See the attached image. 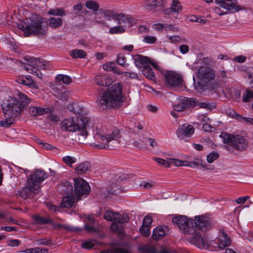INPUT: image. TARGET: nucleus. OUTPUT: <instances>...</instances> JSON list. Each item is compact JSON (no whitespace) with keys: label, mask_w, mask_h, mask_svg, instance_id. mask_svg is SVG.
<instances>
[{"label":"nucleus","mask_w":253,"mask_h":253,"mask_svg":"<svg viewBox=\"0 0 253 253\" xmlns=\"http://www.w3.org/2000/svg\"><path fill=\"white\" fill-rule=\"evenodd\" d=\"M122 87L120 84H116L106 91L100 94L97 103L102 109L109 107H120L123 101Z\"/></svg>","instance_id":"1"},{"label":"nucleus","mask_w":253,"mask_h":253,"mask_svg":"<svg viewBox=\"0 0 253 253\" xmlns=\"http://www.w3.org/2000/svg\"><path fill=\"white\" fill-rule=\"evenodd\" d=\"M198 63L202 65L196 73L198 81L194 84V85L197 91L202 92L209 87V83L214 79L215 73L213 69L209 66L208 58L200 59Z\"/></svg>","instance_id":"2"},{"label":"nucleus","mask_w":253,"mask_h":253,"mask_svg":"<svg viewBox=\"0 0 253 253\" xmlns=\"http://www.w3.org/2000/svg\"><path fill=\"white\" fill-rule=\"evenodd\" d=\"M2 109L5 119L0 121V126L6 127L13 123L23 109L18 99L13 96H10L3 101Z\"/></svg>","instance_id":"3"},{"label":"nucleus","mask_w":253,"mask_h":253,"mask_svg":"<svg viewBox=\"0 0 253 253\" xmlns=\"http://www.w3.org/2000/svg\"><path fill=\"white\" fill-rule=\"evenodd\" d=\"M18 27L24 32L26 37L31 35L44 36L48 30L47 23L43 18L35 17L27 18L25 21L20 22Z\"/></svg>","instance_id":"4"},{"label":"nucleus","mask_w":253,"mask_h":253,"mask_svg":"<svg viewBox=\"0 0 253 253\" xmlns=\"http://www.w3.org/2000/svg\"><path fill=\"white\" fill-rule=\"evenodd\" d=\"M94 138L97 143H92L90 146L96 149H111L109 143L113 140H117L120 138V130L114 128L108 131L106 128L96 127L94 130Z\"/></svg>","instance_id":"5"},{"label":"nucleus","mask_w":253,"mask_h":253,"mask_svg":"<svg viewBox=\"0 0 253 253\" xmlns=\"http://www.w3.org/2000/svg\"><path fill=\"white\" fill-rule=\"evenodd\" d=\"M89 122L90 120L86 116L79 117L76 121L71 118L65 119L61 123V128L68 131H77L78 134L86 137L87 128L90 127Z\"/></svg>","instance_id":"6"},{"label":"nucleus","mask_w":253,"mask_h":253,"mask_svg":"<svg viewBox=\"0 0 253 253\" xmlns=\"http://www.w3.org/2000/svg\"><path fill=\"white\" fill-rule=\"evenodd\" d=\"M46 177L47 174L44 170L37 169L28 178L26 186L19 191L20 195L26 198L30 195V193H38L40 190L41 183Z\"/></svg>","instance_id":"7"},{"label":"nucleus","mask_w":253,"mask_h":253,"mask_svg":"<svg viewBox=\"0 0 253 253\" xmlns=\"http://www.w3.org/2000/svg\"><path fill=\"white\" fill-rule=\"evenodd\" d=\"M104 218L113 222L110 226V229L115 233H122L123 231L122 224L127 223L129 220V217L126 213L121 214L118 212H115L112 210H107L104 215Z\"/></svg>","instance_id":"8"},{"label":"nucleus","mask_w":253,"mask_h":253,"mask_svg":"<svg viewBox=\"0 0 253 253\" xmlns=\"http://www.w3.org/2000/svg\"><path fill=\"white\" fill-rule=\"evenodd\" d=\"M220 137L222 139L224 143L231 145L238 151H244L248 147V141L242 136L223 132L220 135Z\"/></svg>","instance_id":"9"},{"label":"nucleus","mask_w":253,"mask_h":253,"mask_svg":"<svg viewBox=\"0 0 253 253\" xmlns=\"http://www.w3.org/2000/svg\"><path fill=\"white\" fill-rule=\"evenodd\" d=\"M215 3L226 10V12H221L219 7H215L214 9V12L219 16H222L229 12L235 13L244 9L238 4L237 0H215Z\"/></svg>","instance_id":"10"},{"label":"nucleus","mask_w":253,"mask_h":253,"mask_svg":"<svg viewBox=\"0 0 253 253\" xmlns=\"http://www.w3.org/2000/svg\"><path fill=\"white\" fill-rule=\"evenodd\" d=\"M172 222L177 226L180 232L184 234L192 232L194 227V220L188 219L186 216L179 215L172 218Z\"/></svg>","instance_id":"11"},{"label":"nucleus","mask_w":253,"mask_h":253,"mask_svg":"<svg viewBox=\"0 0 253 253\" xmlns=\"http://www.w3.org/2000/svg\"><path fill=\"white\" fill-rule=\"evenodd\" d=\"M172 222L177 226L180 232L184 234L192 232L194 227V220L188 219L186 216L179 215L172 218Z\"/></svg>","instance_id":"12"},{"label":"nucleus","mask_w":253,"mask_h":253,"mask_svg":"<svg viewBox=\"0 0 253 253\" xmlns=\"http://www.w3.org/2000/svg\"><path fill=\"white\" fill-rule=\"evenodd\" d=\"M48 66L47 63L40 59H34L30 63L25 64L24 68L30 73L36 75L39 78H42V74L40 71L41 69H46Z\"/></svg>","instance_id":"13"},{"label":"nucleus","mask_w":253,"mask_h":253,"mask_svg":"<svg viewBox=\"0 0 253 253\" xmlns=\"http://www.w3.org/2000/svg\"><path fill=\"white\" fill-rule=\"evenodd\" d=\"M186 235H188L187 239L189 243L197 246L200 249H205L209 246L208 243L205 240L199 233L198 230L193 227L192 232H188Z\"/></svg>","instance_id":"14"},{"label":"nucleus","mask_w":253,"mask_h":253,"mask_svg":"<svg viewBox=\"0 0 253 253\" xmlns=\"http://www.w3.org/2000/svg\"><path fill=\"white\" fill-rule=\"evenodd\" d=\"M90 192V187L88 183L81 178L75 179V193L77 201L80 199L81 196H87Z\"/></svg>","instance_id":"15"},{"label":"nucleus","mask_w":253,"mask_h":253,"mask_svg":"<svg viewBox=\"0 0 253 253\" xmlns=\"http://www.w3.org/2000/svg\"><path fill=\"white\" fill-rule=\"evenodd\" d=\"M165 81L169 86L175 87L182 84V76L173 71H168L165 74Z\"/></svg>","instance_id":"16"},{"label":"nucleus","mask_w":253,"mask_h":253,"mask_svg":"<svg viewBox=\"0 0 253 253\" xmlns=\"http://www.w3.org/2000/svg\"><path fill=\"white\" fill-rule=\"evenodd\" d=\"M197 105V102L191 98H184L181 99L180 102L176 105H173V109L177 112H181L185 109L194 107Z\"/></svg>","instance_id":"17"},{"label":"nucleus","mask_w":253,"mask_h":253,"mask_svg":"<svg viewBox=\"0 0 253 253\" xmlns=\"http://www.w3.org/2000/svg\"><path fill=\"white\" fill-rule=\"evenodd\" d=\"M195 129L192 125H182L178 127L177 135L181 139L190 137L194 132Z\"/></svg>","instance_id":"18"},{"label":"nucleus","mask_w":253,"mask_h":253,"mask_svg":"<svg viewBox=\"0 0 253 253\" xmlns=\"http://www.w3.org/2000/svg\"><path fill=\"white\" fill-rule=\"evenodd\" d=\"M148 11L157 12L163 8L164 0H143Z\"/></svg>","instance_id":"19"},{"label":"nucleus","mask_w":253,"mask_h":253,"mask_svg":"<svg viewBox=\"0 0 253 253\" xmlns=\"http://www.w3.org/2000/svg\"><path fill=\"white\" fill-rule=\"evenodd\" d=\"M29 113L31 116H42L51 112V109L48 107H41L32 105L29 108Z\"/></svg>","instance_id":"20"},{"label":"nucleus","mask_w":253,"mask_h":253,"mask_svg":"<svg viewBox=\"0 0 253 253\" xmlns=\"http://www.w3.org/2000/svg\"><path fill=\"white\" fill-rule=\"evenodd\" d=\"M209 226L207 218L203 216H196L194 220V227L197 230H206Z\"/></svg>","instance_id":"21"},{"label":"nucleus","mask_w":253,"mask_h":253,"mask_svg":"<svg viewBox=\"0 0 253 253\" xmlns=\"http://www.w3.org/2000/svg\"><path fill=\"white\" fill-rule=\"evenodd\" d=\"M216 242L218 247L221 250L229 246L231 243L230 237L224 232L220 233Z\"/></svg>","instance_id":"22"},{"label":"nucleus","mask_w":253,"mask_h":253,"mask_svg":"<svg viewBox=\"0 0 253 253\" xmlns=\"http://www.w3.org/2000/svg\"><path fill=\"white\" fill-rule=\"evenodd\" d=\"M16 82L21 84L28 86L31 88L38 89V86L32 77L28 76H20L16 79Z\"/></svg>","instance_id":"23"},{"label":"nucleus","mask_w":253,"mask_h":253,"mask_svg":"<svg viewBox=\"0 0 253 253\" xmlns=\"http://www.w3.org/2000/svg\"><path fill=\"white\" fill-rule=\"evenodd\" d=\"M135 64L138 68H144L150 65V58L141 55H136L133 56Z\"/></svg>","instance_id":"24"},{"label":"nucleus","mask_w":253,"mask_h":253,"mask_svg":"<svg viewBox=\"0 0 253 253\" xmlns=\"http://www.w3.org/2000/svg\"><path fill=\"white\" fill-rule=\"evenodd\" d=\"M115 21H117L119 24H127L129 26L132 23L133 18L129 15L117 13V16H115Z\"/></svg>","instance_id":"25"},{"label":"nucleus","mask_w":253,"mask_h":253,"mask_svg":"<svg viewBox=\"0 0 253 253\" xmlns=\"http://www.w3.org/2000/svg\"><path fill=\"white\" fill-rule=\"evenodd\" d=\"M168 228L166 226H159L155 228L152 235L153 239L158 241L165 236Z\"/></svg>","instance_id":"26"},{"label":"nucleus","mask_w":253,"mask_h":253,"mask_svg":"<svg viewBox=\"0 0 253 253\" xmlns=\"http://www.w3.org/2000/svg\"><path fill=\"white\" fill-rule=\"evenodd\" d=\"M68 108L70 111H73L75 114L79 115L80 117L83 116L82 115L84 114L85 112L82 104L78 102H74L69 104Z\"/></svg>","instance_id":"27"},{"label":"nucleus","mask_w":253,"mask_h":253,"mask_svg":"<svg viewBox=\"0 0 253 253\" xmlns=\"http://www.w3.org/2000/svg\"><path fill=\"white\" fill-rule=\"evenodd\" d=\"M58 189L62 194H72L73 188L72 185L68 181H64L59 184Z\"/></svg>","instance_id":"28"},{"label":"nucleus","mask_w":253,"mask_h":253,"mask_svg":"<svg viewBox=\"0 0 253 253\" xmlns=\"http://www.w3.org/2000/svg\"><path fill=\"white\" fill-rule=\"evenodd\" d=\"M91 167L90 164L88 162H84L79 164L75 168L78 174H82L89 170Z\"/></svg>","instance_id":"29"},{"label":"nucleus","mask_w":253,"mask_h":253,"mask_svg":"<svg viewBox=\"0 0 253 253\" xmlns=\"http://www.w3.org/2000/svg\"><path fill=\"white\" fill-rule=\"evenodd\" d=\"M182 10V7L181 6L180 2L178 0H172V4L170 6V9L169 12H165L166 14L168 15L171 14L172 13H178L181 12Z\"/></svg>","instance_id":"30"},{"label":"nucleus","mask_w":253,"mask_h":253,"mask_svg":"<svg viewBox=\"0 0 253 253\" xmlns=\"http://www.w3.org/2000/svg\"><path fill=\"white\" fill-rule=\"evenodd\" d=\"M103 68L105 71H112L114 73L121 75L122 72L119 71L114 62H107L103 65Z\"/></svg>","instance_id":"31"},{"label":"nucleus","mask_w":253,"mask_h":253,"mask_svg":"<svg viewBox=\"0 0 253 253\" xmlns=\"http://www.w3.org/2000/svg\"><path fill=\"white\" fill-rule=\"evenodd\" d=\"M142 73L144 75L147 79L154 81H156V77L153 73L152 69L149 65L148 67H146L143 68L142 70Z\"/></svg>","instance_id":"32"},{"label":"nucleus","mask_w":253,"mask_h":253,"mask_svg":"<svg viewBox=\"0 0 253 253\" xmlns=\"http://www.w3.org/2000/svg\"><path fill=\"white\" fill-rule=\"evenodd\" d=\"M63 20L61 18L50 17L48 20L49 25L51 28H56L62 25Z\"/></svg>","instance_id":"33"},{"label":"nucleus","mask_w":253,"mask_h":253,"mask_svg":"<svg viewBox=\"0 0 253 253\" xmlns=\"http://www.w3.org/2000/svg\"><path fill=\"white\" fill-rule=\"evenodd\" d=\"M70 55L73 58H83L85 57L86 53L84 50L75 49L70 52Z\"/></svg>","instance_id":"34"},{"label":"nucleus","mask_w":253,"mask_h":253,"mask_svg":"<svg viewBox=\"0 0 253 253\" xmlns=\"http://www.w3.org/2000/svg\"><path fill=\"white\" fill-rule=\"evenodd\" d=\"M18 98H17L18 99L22 108L31 102V99L24 93L22 92H18Z\"/></svg>","instance_id":"35"},{"label":"nucleus","mask_w":253,"mask_h":253,"mask_svg":"<svg viewBox=\"0 0 253 253\" xmlns=\"http://www.w3.org/2000/svg\"><path fill=\"white\" fill-rule=\"evenodd\" d=\"M74 202L73 197L66 196L62 199L61 203V207L65 208H70Z\"/></svg>","instance_id":"36"},{"label":"nucleus","mask_w":253,"mask_h":253,"mask_svg":"<svg viewBox=\"0 0 253 253\" xmlns=\"http://www.w3.org/2000/svg\"><path fill=\"white\" fill-rule=\"evenodd\" d=\"M95 81L97 84L100 86H106L108 85V78L106 76L96 75L95 77Z\"/></svg>","instance_id":"37"},{"label":"nucleus","mask_w":253,"mask_h":253,"mask_svg":"<svg viewBox=\"0 0 253 253\" xmlns=\"http://www.w3.org/2000/svg\"><path fill=\"white\" fill-rule=\"evenodd\" d=\"M33 219L36 223L39 224H46L51 222L50 218H44L39 215H36L33 216Z\"/></svg>","instance_id":"38"},{"label":"nucleus","mask_w":253,"mask_h":253,"mask_svg":"<svg viewBox=\"0 0 253 253\" xmlns=\"http://www.w3.org/2000/svg\"><path fill=\"white\" fill-rule=\"evenodd\" d=\"M244 77L249 82V84L253 86V68H249L245 72Z\"/></svg>","instance_id":"39"},{"label":"nucleus","mask_w":253,"mask_h":253,"mask_svg":"<svg viewBox=\"0 0 253 253\" xmlns=\"http://www.w3.org/2000/svg\"><path fill=\"white\" fill-rule=\"evenodd\" d=\"M24 252L26 253H48V250L46 248L35 247L27 249Z\"/></svg>","instance_id":"40"},{"label":"nucleus","mask_w":253,"mask_h":253,"mask_svg":"<svg viewBox=\"0 0 253 253\" xmlns=\"http://www.w3.org/2000/svg\"><path fill=\"white\" fill-rule=\"evenodd\" d=\"M139 250L145 253H158L156 248L150 245H144L140 248Z\"/></svg>","instance_id":"41"},{"label":"nucleus","mask_w":253,"mask_h":253,"mask_svg":"<svg viewBox=\"0 0 253 253\" xmlns=\"http://www.w3.org/2000/svg\"><path fill=\"white\" fill-rule=\"evenodd\" d=\"M35 243L38 246H49L52 245L51 241L46 238L39 239L35 240Z\"/></svg>","instance_id":"42"},{"label":"nucleus","mask_w":253,"mask_h":253,"mask_svg":"<svg viewBox=\"0 0 253 253\" xmlns=\"http://www.w3.org/2000/svg\"><path fill=\"white\" fill-rule=\"evenodd\" d=\"M48 13L49 15L61 16L65 15V10L63 8L51 9L48 11Z\"/></svg>","instance_id":"43"},{"label":"nucleus","mask_w":253,"mask_h":253,"mask_svg":"<svg viewBox=\"0 0 253 253\" xmlns=\"http://www.w3.org/2000/svg\"><path fill=\"white\" fill-rule=\"evenodd\" d=\"M56 80L62 81L63 84H68L72 82V79L68 76L58 75L56 77Z\"/></svg>","instance_id":"44"},{"label":"nucleus","mask_w":253,"mask_h":253,"mask_svg":"<svg viewBox=\"0 0 253 253\" xmlns=\"http://www.w3.org/2000/svg\"><path fill=\"white\" fill-rule=\"evenodd\" d=\"M86 6L94 11H97L99 8V5L97 2L93 0H88L85 3Z\"/></svg>","instance_id":"45"},{"label":"nucleus","mask_w":253,"mask_h":253,"mask_svg":"<svg viewBox=\"0 0 253 253\" xmlns=\"http://www.w3.org/2000/svg\"><path fill=\"white\" fill-rule=\"evenodd\" d=\"M125 31V29L122 26L113 27L110 29L109 33L111 34H121Z\"/></svg>","instance_id":"46"},{"label":"nucleus","mask_w":253,"mask_h":253,"mask_svg":"<svg viewBox=\"0 0 253 253\" xmlns=\"http://www.w3.org/2000/svg\"><path fill=\"white\" fill-rule=\"evenodd\" d=\"M192 165H194L196 166H201L203 168H205L206 164L203 162V160L199 158H194V160L190 162L189 166L192 167Z\"/></svg>","instance_id":"47"},{"label":"nucleus","mask_w":253,"mask_h":253,"mask_svg":"<svg viewBox=\"0 0 253 253\" xmlns=\"http://www.w3.org/2000/svg\"><path fill=\"white\" fill-rule=\"evenodd\" d=\"M117 61V63L122 66L126 67L128 65L126 63V57L122 54H120L118 55Z\"/></svg>","instance_id":"48"},{"label":"nucleus","mask_w":253,"mask_h":253,"mask_svg":"<svg viewBox=\"0 0 253 253\" xmlns=\"http://www.w3.org/2000/svg\"><path fill=\"white\" fill-rule=\"evenodd\" d=\"M153 160L158 163L160 166H163L166 167H169V159L166 160L162 158L155 157L153 158Z\"/></svg>","instance_id":"49"},{"label":"nucleus","mask_w":253,"mask_h":253,"mask_svg":"<svg viewBox=\"0 0 253 253\" xmlns=\"http://www.w3.org/2000/svg\"><path fill=\"white\" fill-rule=\"evenodd\" d=\"M253 98V91L247 90L245 93L243 95V100L244 102H248Z\"/></svg>","instance_id":"50"},{"label":"nucleus","mask_w":253,"mask_h":253,"mask_svg":"<svg viewBox=\"0 0 253 253\" xmlns=\"http://www.w3.org/2000/svg\"><path fill=\"white\" fill-rule=\"evenodd\" d=\"M169 167L171 165H174L177 167L185 166V161H183L176 159H169Z\"/></svg>","instance_id":"51"},{"label":"nucleus","mask_w":253,"mask_h":253,"mask_svg":"<svg viewBox=\"0 0 253 253\" xmlns=\"http://www.w3.org/2000/svg\"><path fill=\"white\" fill-rule=\"evenodd\" d=\"M219 157V154L216 152L211 153L207 155V160L209 163H211Z\"/></svg>","instance_id":"52"},{"label":"nucleus","mask_w":253,"mask_h":253,"mask_svg":"<svg viewBox=\"0 0 253 253\" xmlns=\"http://www.w3.org/2000/svg\"><path fill=\"white\" fill-rule=\"evenodd\" d=\"M104 14L108 20L113 19L115 20V16H117V13L111 10H106L104 11Z\"/></svg>","instance_id":"53"},{"label":"nucleus","mask_w":253,"mask_h":253,"mask_svg":"<svg viewBox=\"0 0 253 253\" xmlns=\"http://www.w3.org/2000/svg\"><path fill=\"white\" fill-rule=\"evenodd\" d=\"M141 233L145 237H148L150 235V227L142 225L139 229Z\"/></svg>","instance_id":"54"},{"label":"nucleus","mask_w":253,"mask_h":253,"mask_svg":"<svg viewBox=\"0 0 253 253\" xmlns=\"http://www.w3.org/2000/svg\"><path fill=\"white\" fill-rule=\"evenodd\" d=\"M63 161L68 166H71L72 165L76 162V159L71 156H65L63 158Z\"/></svg>","instance_id":"55"},{"label":"nucleus","mask_w":253,"mask_h":253,"mask_svg":"<svg viewBox=\"0 0 253 253\" xmlns=\"http://www.w3.org/2000/svg\"><path fill=\"white\" fill-rule=\"evenodd\" d=\"M168 39L170 42L174 43H180L183 42L182 38L178 35L169 36Z\"/></svg>","instance_id":"56"},{"label":"nucleus","mask_w":253,"mask_h":253,"mask_svg":"<svg viewBox=\"0 0 253 253\" xmlns=\"http://www.w3.org/2000/svg\"><path fill=\"white\" fill-rule=\"evenodd\" d=\"M95 245V241H87L82 244V247L84 248L90 249L92 248Z\"/></svg>","instance_id":"57"},{"label":"nucleus","mask_w":253,"mask_h":253,"mask_svg":"<svg viewBox=\"0 0 253 253\" xmlns=\"http://www.w3.org/2000/svg\"><path fill=\"white\" fill-rule=\"evenodd\" d=\"M164 30L166 31H170L174 32L178 31V28L173 24H164Z\"/></svg>","instance_id":"58"},{"label":"nucleus","mask_w":253,"mask_h":253,"mask_svg":"<svg viewBox=\"0 0 253 253\" xmlns=\"http://www.w3.org/2000/svg\"><path fill=\"white\" fill-rule=\"evenodd\" d=\"M126 77L129 78L131 79H137L138 77L137 74L133 72H122V74Z\"/></svg>","instance_id":"59"},{"label":"nucleus","mask_w":253,"mask_h":253,"mask_svg":"<svg viewBox=\"0 0 253 253\" xmlns=\"http://www.w3.org/2000/svg\"><path fill=\"white\" fill-rule=\"evenodd\" d=\"M156 40V37L154 36H147L144 38L143 42L147 43L152 44L155 43Z\"/></svg>","instance_id":"60"},{"label":"nucleus","mask_w":253,"mask_h":253,"mask_svg":"<svg viewBox=\"0 0 253 253\" xmlns=\"http://www.w3.org/2000/svg\"><path fill=\"white\" fill-rule=\"evenodd\" d=\"M152 217L150 216H149V215H146L143 219L142 225H144L145 226H148L150 227L152 223Z\"/></svg>","instance_id":"61"},{"label":"nucleus","mask_w":253,"mask_h":253,"mask_svg":"<svg viewBox=\"0 0 253 253\" xmlns=\"http://www.w3.org/2000/svg\"><path fill=\"white\" fill-rule=\"evenodd\" d=\"M152 28L156 31H162L164 30V24L157 23L153 24Z\"/></svg>","instance_id":"62"},{"label":"nucleus","mask_w":253,"mask_h":253,"mask_svg":"<svg viewBox=\"0 0 253 253\" xmlns=\"http://www.w3.org/2000/svg\"><path fill=\"white\" fill-rule=\"evenodd\" d=\"M203 129L206 131L211 132L214 130V128L210 124L206 123L203 125Z\"/></svg>","instance_id":"63"},{"label":"nucleus","mask_w":253,"mask_h":253,"mask_svg":"<svg viewBox=\"0 0 253 253\" xmlns=\"http://www.w3.org/2000/svg\"><path fill=\"white\" fill-rule=\"evenodd\" d=\"M113 253H130V252L127 249L118 248L114 250Z\"/></svg>","instance_id":"64"}]
</instances>
